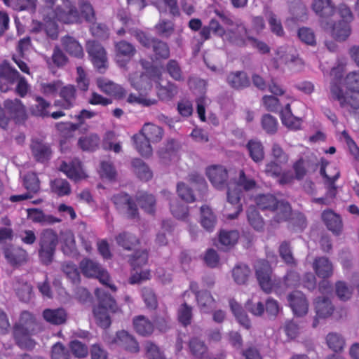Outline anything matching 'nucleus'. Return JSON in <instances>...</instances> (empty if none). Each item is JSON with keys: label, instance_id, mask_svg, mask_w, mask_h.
I'll return each mask as SVG.
<instances>
[{"label": "nucleus", "instance_id": "obj_1", "mask_svg": "<svg viewBox=\"0 0 359 359\" xmlns=\"http://www.w3.org/2000/svg\"><path fill=\"white\" fill-rule=\"evenodd\" d=\"M81 13L78 12L71 0H62V4L55 8H52L44 18V25L33 20L32 31L40 32L44 31L46 34L55 39L57 36V25L56 22L65 24L81 22L83 19L91 21L94 19V11L90 4L85 0L79 2Z\"/></svg>", "mask_w": 359, "mask_h": 359}, {"label": "nucleus", "instance_id": "obj_2", "mask_svg": "<svg viewBox=\"0 0 359 359\" xmlns=\"http://www.w3.org/2000/svg\"><path fill=\"white\" fill-rule=\"evenodd\" d=\"M141 65L144 72L130 73L128 76V81L135 89L140 92H147L151 89L154 83L158 89V95L161 100H169L177 93V88L174 84L166 83V86H163L161 69L153 65L147 66L143 61Z\"/></svg>", "mask_w": 359, "mask_h": 359}, {"label": "nucleus", "instance_id": "obj_3", "mask_svg": "<svg viewBox=\"0 0 359 359\" xmlns=\"http://www.w3.org/2000/svg\"><path fill=\"white\" fill-rule=\"evenodd\" d=\"M215 13L216 16L212 18L209 25L203 27L199 32L203 41L209 39L212 32L224 41H229L235 45L236 43H242L243 39L240 36L241 32L238 29L237 25L243 23L240 20L233 22L224 13L219 11H215Z\"/></svg>", "mask_w": 359, "mask_h": 359}, {"label": "nucleus", "instance_id": "obj_4", "mask_svg": "<svg viewBox=\"0 0 359 359\" xmlns=\"http://www.w3.org/2000/svg\"><path fill=\"white\" fill-rule=\"evenodd\" d=\"M255 270L260 287L267 293L273 291L277 294H281L285 289L299 284V275L293 271L288 272L283 282L272 280L271 269L268 260L258 261L255 264Z\"/></svg>", "mask_w": 359, "mask_h": 359}, {"label": "nucleus", "instance_id": "obj_5", "mask_svg": "<svg viewBox=\"0 0 359 359\" xmlns=\"http://www.w3.org/2000/svg\"><path fill=\"white\" fill-rule=\"evenodd\" d=\"M256 185V182L252 177L248 175L243 170L239 171L238 180L234 182H231L228 187L227 201L229 204L235 206L233 213L226 214L228 219L236 218L242 211V206L240 204L242 191L240 188L242 187L244 190L249 191L255 189Z\"/></svg>", "mask_w": 359, "mask_h": 359}, {"label": "nucleus", "instance_id": "obj_6", "mask_svg": "<svg viewBox=\"0 0 359 359\" xmlns=\"http://www.w3.org/2000/svg\"><path fill=\"white\" fill-rule=\"evenodd\" d=\"M118 17L125 25V28H121L117 31L118 35H122L126 32H131V34H135L137 39L142 46L147 48H149L151 46H152L156 58L168 57L170 50L165 43L151 39L143 32L132 29L130 27V24L132 22V20L127 16L125 11L119 13Z\"/></svg>", "mask_w": 359, "mask_h": 359}, {"label": "nucleus", "instance_id": "obj_7", "mask_svg": "<svg viewBox=\"0 0 359 359\" xmlns=\"http://www.w3.org/2000/svg\"><path fill=\"white\" fill-rule=\"evenodd\" d=\"M162 136L163 131L160 127L150 123H146L141 132L133 136L135 147L142 156H149L152 153L149 142H157Z\"/></svg>", "mask_w": 359, "mask_h": 359}, {"label": "nucleus", "instance_id": "obj_8", "mask_svg": "<svg viewBox=\"0 0 359 359\" xmlns=\"http://www.w3.org/2000/svg\"><path fill=\"white\" fill-rule=\"evenodd\" d=\"M255 203L260 209L269 210L276 222L286 221L291 215L288 203L278 201L273 195H259L255 198Z\"/></svg>", "mask_w": 359, "mask_h": 359}, {"label": "nucleus", "instance_id": "obj_9", "mask_svg": "<svg viewBox=\"0 0 359 359\" xmlns=\"http://www.w3.org/2000/svg\"><path fill=\"white\" fill-rule=\"evenodd\" d=\"M273 66L274 68L287 67L292 71L299 72L303 69L304 62L294 46L284 45L275 50Z\"/></svg>", "mask_w": 359, "mask_h": 359}, {"label": "nucleus", "instance_id": "obj_10", "mask_svg": "<svg viewBox=\"0 0 359 359\" xmlns=\"http://www.w3.org/2000/svg\"><path fill=\"white\" fill-rule=\"evenodd\" d=\"M15 81H17L16 92L21 97L26 95L29 86L26 80L9 64L4 62L0 65V90L6 92Z\"/></svg>", "mask_w": 359, "mask_h": 359}, {"label": "nucleus", "instance_id": "obj_11", "mask_svg": "<svg viewBox=\"0 0 359 359\" xmlns=\"http://www.w3.org/2000/svg\"><path fill=\"white\" fill-rule=\"evenodd\" d=\"M344 67L338 65L333 67L330 72L332 77L330 88L332 84L336 83L342 90L344 97H350L353 92H359V72H351L348 74L345 79H343ZM330 98L332 96L330 95Z\"/></svg>", "mask_w": 359, "mask_h": 359}, {"label": "nucleus", "instance_id": "obj_12", "mask_svg": "<svg viewBox=\"0 0 359 359\" xmlns=\"http://www.w3.org/2000/svg\"><path fill=\"white\" fill-rule=\"evenodd\" d=\"M36 327L32 314L27 311L22 312L19 323L14 328V335L20 346L27 348L33 346L30 336L34 333Z\"/></svg>", "mask_w": 359, "mask_h": 359}, {"label": "nucleus", "instance_id": "obj_13", "mask_svg": "<svg viewBox=\"0 0 359 359\" xmlns=\"http://www.w3.org/2000/svg\"><path fill=\"white\" fill-rule=\"evenodd\" d=\"M95 294L99 299V304L93 310L97 323L102 327L107 328L111 324L110 312H114L116 309L115 301L100 289L95 290Z\"/></svg>", "mask_w": 359, "mask_h": 359}, {"label": "nucleus", "instance_id": "obj_14", "mask_svg": "<svg viewBox=\"0 0 359 359\" xmlns=\"http://www.w3.org/2000/svg\"><path fill=\"white\" fill-rule=\"evenodd\" d=\"M80 269L84 276L95 277L101 283L108 286L112 291H116V287L110 283L107 271L102 268L98 263L89 259H84L80 263Z\"/></svg>", "mask_w": 359, "mask_h": 359}, {"label": "nucleus", "instance_id": "obj_15", "mask_svg": "<svg viewBox=\"0 0 359 359\" xmlns=\"http://www.w3.org/2000/svg\"><path fill=\"white\" fill-rule=\"evenodd\" d=\"M148 259L147 252L144 250L136 252L130 259L131 266L133 267L135 273L130 278V283L135 284L142 280H148L151 277L150 271L148 269H142Z\"/></svg>", "mask_w": 359, "mask_h": 359}, {"label": "nucleus", "instance_id": "obj_16", "mask_svg": "<svg viewBox=\"0 0 359 359\" xmlns=\"http://www.w3.org/2000/svg\"><path fill=\"white\" fill-rule=\"evenodd\" d=\"M57 242V235L53 230L43 231L41 234L39 250V256L43 263L48 264L52 261Z\"/></svg>", "mask_w": 359, "mask_h": 359}, {"label": "nucleus", "instance_id": "obj_17", "mask_svg": "<svg viewBox=\"0 0 359 359\" xmlns=\"http://www.w3.org/2000/svg\"><path fill=\"white\" fill-rule=\"evenodd\" d=\"M87 52L94 67L100 72L107 67V57L104 48L95 41H89L86 45Z\"/></svg>", "mask_w": 359, "mask_h": 359}, {"label": "nucleus", "instance_id": "obj_18", "mask_svg": "<svg viewBox=\"0 0 359 359\" xmlns=\"http://www.w3.org/2000/svg\"><path fill=\"white\" fill-rule=\"evenodd\" d=\"M311 7L320 18V27L327 28L330 18L335 13V7L332 0H313Z\"/></svg>", "mask_w": 359, "mask_h": 359}, {"label": "nucleus", "instance_id": "obj_19", "mask_svg": "<svg viewBox=\"0 0 359 359\" xmlns=\"http://www.w3.org/2000/svg\"><path fill=\"white\" fill-rule=\"evenodd\" d=\"M331 96L332 100L338 101L340 106L346 110L359 108V92L358 91L353 92L347 98L344 96L341 88L334 83L331 87Z\"/></svg>", "mask_w": 359, "mask_h": 359}, {"label": "nucleus", "instance_id": "obj_20", "mask_svg": "<svg viewBox=\"0 0 359 359\" xmlns=\"http://www.w3.org/2000/svg\"><path fill=\"white\" fill-rule=\"evenodd\" d=\"M106 341L110 344H115L123 348L131 353L139 351V346L134 337L128 332L122 330L116 333L114 338H106Z\"/></svg>", "mask_w": 359, "mask_h": 359}, {"label": "nucleus", "instance_id": "obj_21", "mask_svg": "<svg viewBox=\"0 0 359 359\" xmlns=\"http://www.w3.org/2000/svg\"><path fill=\"white\" fill-rule=\"evenodd\" d=\"M115 60L120 67H125L135 53V47L126 41H121L114 45Z\"/></svg>", "mask_w": 359, "mask_h": 359}, {"label": "nucleus", "instance_id": "obj_22", "mask_svg": "<svg viewBox=\"0 0 359 359\" xmlns=\"http://www.w3.org/2000/svg\"><path fill=\"white\" fill-rule=\"evenodd\" d=\"M206 175L214 187L222 189L224 187L227 178V170L222 165H213L206 168Z\"/></svg>", "mask_w": 359, "mask_h": 359}, {"label": "nucleus", "instance_id": "obj_23", "mask_svg": "<svg viewBox=\"0 0 359 359\" xmlns=\"http://www.w3.org/2000/svg\"><path fill=\"white\" fill-rule=\"evenodd\" d=\"M289 305L297 316H303L309 311V302L304 294L300 291H294L287 297Z\"/></svg>", "mask_w": 359, "mask_h": 359}, {"label": "nucleus", "instance_id": "obj_24", "mask_svg": "<svg viewBox=\"0 0 359 359\" xmlns=\"http://www.w3.org/2000/svg\"><path fill=\"white\" fill-rule=\"evenodd\" d=\"M23 184L28 192L24 194L11 196L10 200L12 202L31 198L32 197V193L35 194L39 190V181L34 172L28 173L23 177Z\"/></svg>", "mask_w": 359, "mask_h": 359}, {"label": "nucleus", "instance_id": "obj_25", "mask_svg": "<svg viewBox=\"0 0 359 359\" xmlns=\"http://www.w3.org/2000/svg\"><path fill=\"white\" fill-rule=\"evenodd\" d=\"M321 28L325 32H330L332 36L338 41H346L351 34L350 23L342 21L332 23L329 20L327 27Z\"/></svg>", "mask_w": 359, "mask_h": 359}, {"label": "nucleus", "instance_id": "obj_26", "mask_svg": "<svg viewBox=\"0 0 359 359\" xmlns=\"http://www.w3.org/2000/svg\"><path fill=\"white\" fill-rule=\"evenodd\" d=\"M60 170L62 171L69 179L79 181L88 177L85 170L82 167L81 162L76 159L71 163L63 162L60 165Z\"/></svg>", "mask_w": 359, "mask_h": 359}, {"label": "nucleus", "instance_id": "obj_27", "mask_svg": "<svg viewBox=\"0 0 359 359\" xmlns=\"http://www.w3.org/2000/svg\"><path fill=\"white\" fill-rule=\"evenodd\" d=\"M237 27L241 32L240 36L242 39H243V41L242 43H236V45H250L253 48H257L262 53H266L269 51V47L266 43L254 38L252 35H250L244 24H238Z\"/></svg>", "mask_w": 359, "mask_h": 359}, {"label": "nucleus", "instance_id": "obj_28", "mask_svg": "<svg viewBox=\"0 0 359 359\" xmlns=\"http://www.w3.org/2000/svg\"><path fill=\"white\" fill-rule=\"evenodd\" d=\"M97 85L100 90L107 95L113 96L118 99H121L125 96L126 90L123 88L107 79H97Z\"/></svg>", "mask_w": 359, "mask_h": 359}, {"label": "nucleus", "instance_id": "obj_29", "mask_svg": "<svg viewBox=\"0 0 359 359\" xmlns=\"http://www.w3.org/2000/svg\"><path fill=\"white\" fill-rule=\"evenodd\" d=\"M60 99L55 102V105L65 109L72 108L75 104L76 89L74 86L68 85L60 88Z\"/></svg>", "mask_w": 359, "mask_h": 359}, {"label": "nucleus", "instance_id": "obj_30", "mask_svg": "<svg viewBox=\"0 0 359 359\" xmlns=\"http://www.w3.org/2000/svg\"><path fill=\"white\" fill-rule=\"evenodd\" d=\"M113 201L118 209H126L127 215L130 218H135L137 215V209L130 198L126 194L121 193L114 196Z\"/></svg>", "mask_w": 359, "mask_h": 359}, {"label": "nucleus", "instance_id": "obj_31", "mask_svg": "<svg viewBox=\"0 0 359 359\" xmlns=\"http://www.w3.org/2000/svg\"><path fill=\"white\" fill-rule=\"evenodd\" d=\"M322 219L330 231L337 235L340 233L342 222L339 215L332 210H325L322 214Z\"/></svg>", "mask_w": 359, "mask_h": 359}, {"label": "nucleus", "instance_id": "obj_32", "mask_svg": "<svg viewBox=\"0 0 359 359\" xmlns=\"http://www.w3.org/2000/svg\"><path fill=\"white\" fill-rule=\"evenodd\" d=\"M280 119L282 123L290 130H299L301 128L302 120L300 118L294 116L290 109V104L280 111Z\"/></svg>", "mask_w": 359, "mask_h": 359}, {"label": "nucleus", "instance_id": "obj_33", "mask_svg": "<svg viewBox=\"0 0 359 359\" xmlns=\"http://www.w3.org/2000/svg\"><path fill=\"white\" fill-rule=\"evenodd\" d=\"M313 269L317 276L322 278H329L332 275L333 266L328 258L322 257L315 259Z\"/></svg>", "mask_w": 359, "mask_h": 359}, {"label": "nucleus", "instance_id": "obj_34", "mask_svg": "<svg viewBox=\"0 0 359 359\" xmlns=\"http://www.w3.org/2000/svg\"><path fill=\"white\" fill-rule=\"evenodd\" d=\"M27 217L33 222L42 224H52L61 222L60 219L52 215H46L41 210L36 208L28 209Z\"/></svg>", "mask_w": 359, "mask_h": 359}, {"label": "nucleus", "instance_id": "obj_35", "mask_svg": "<svg viewBox=\"0 0 359 359\" xmlns=\"http://www.w3.org/2000/svg\"><path fill=\"white\" fill-rule=\"evenodd\" d=\"M4 4L13 10L27 11L33 13L36 8L37 0H2Z\"/></svg>", "mask_w": 359, "mask_h": 359}, {"label": "nucleus", "instance_id": "obj_36", "mask_svg": "<svg viewBox=\"0 0 359 359\" xmlns=\"http://www.w3.org/2000/svg\"><path fill=\"white\" fill-rule=\"evenodd\" d=\"M43 318L48 323L54 325H60L64 323L67 317L65 309H46L43 312Z\"/></svg>", "mask_w": 359, "mask_h": 359}, {"label": "nucleus", "instance_id": "obj_37", "mask_svg": "<svg viewBox=\"0 0 359 359\" xmlns=\"http://www.w3.org/2000/svg\"><path fill=\"white\" fill-rule=\"evenodd\" d=\"M246 147L249 155L253 161L259 163L262 161L264 158V150L262 143L257 140H250Z\"/></svg>", "mask_w": 359, "mask_h": 359}, {"label": "nucleus", "instance_id": "obj_38", "mask_svg": "<svg viewBox=\"0 0 359 359\" xmlns=\"http://www.w3.org/2000/svg\"><path fill=\"white\" fill-rule=\"evenodd\" d=\"M62 46L66 51L76 57H82L84 55L81 44L73 37L67 36L62 40Z\"/></svg>", "mask_w": 359, "mask_h": 359}, {"label": "nucleus", "instance_id": "obj_39", "mask_svg": "<svg viewBox=\"0 0 359 359\" xmlns=\"http://www.w3.org/2000/svg\"><path fill=\"white\" fill-rule=\"evenodd\" d=\"M216 217L210 207L203 205L201 208V224L208 231H212L216 224Z\"/></svg>", "mask_w": 359, "mask_h": 359}, {"label": "nucleus", "instance_id": "obj_40", "mask_svg": "<svg viewBox=\"0 0 359 359\" xmlns=\"http://www.w3.org/2000/svg\"><path fill=\"white\" fill-rule=\"evenodd\" d=\"M320 174L327 179L330 184H334L339 177L340 172L335 165L331 164L324 159H322Z\"/></svg>", "mask_w": 359, "mask_h": 359}, {"label": "nucleus", "instance_id": "obj_41", "mask_svg": "<svg viewBox=\"0 0 359 359\" xmlns=\"http://www.w3.org/2000/svg\"><path fill=\"white\" fill-rule=\"evenodd\" d=\"M315 309L318 318H325L332 313L333 306L328 297L317 298L315 301Z\"/></svg>", "mask_w": 359, "mask_h": 359}, {"label": "nucleus", "instance_id": "obj_42", "mask_svg": "<svg viewBox=\"0 0 359 359\" xmlns=\"http://www.w3.org/2000/svg\"><path fill=\"white\" fill-rule=\"evenodd\" d=\"M133 326L136 332L140 335H149L154 331L153 324L144 316H140L133 320Z\"/></svg>", "mask_w": 359, "mask_h": 359}, {"label": "nucleus", "instance_id": "obj_43", "mask_svg": "<svg viewBox=\"0 0 359 359\" xmlns=\"http://www.w3.org/2000/svg\"><path fill=\"white\" fill-rule=\"evenodd\" d=\"M230 307L232 313H233L235 318L240 323L241 325L243 326L245 328L248 329L250 327V322L247 316V314L243 311L241 306L234 300H231L229 302Z\"/></svg>", "mask_w": 359, "mask_h": 359}, {"label": "nucleus", "instance_id": "obj_44", "mask_svg": "<svg viewBox=\"0 0 359 359\" xmlns=\"http://www.w3.org/2000/svg\"><path fill=\"white\" fill-rule=\"evenodd\" d=\"M31 147L33 155L38 161L43 162L49 158L50 151L46 144L41 142L33 141Z\"/></svg>", "mask_w": 359, "mask_h": 359}, {"label": "nucleus", "instance_id": "obj_45", "mask_svg": "<svg viewBox=\"0 0 359 359\" xmlns=\"http://www.w3.org/2000/svg\"><path fill=\"white\" fill-rule=\"evenodd\" d=\"M132 165L135 172L141 180L148 181L151 179L153 176L151 170L141 159H134Z\"/></svg>", "mask_w": 359, "mask_h": 359}, {"label": "nucleus", "instance_id": "obj_46", "mask_svg": "<svg viewBox=\"0 0 359 359\" xmlns=\"http://www.w3.org/2000/svg\"><path fill=\"white\" fill-rule=\"evenodd\" d=\"M196 297L201 312L208 313L214 307V299L208 291L197 292Z\"/></svg>", "mask_w": 359, "mask_h": 359}, {"label": "nucleus", "instance_id": "obj_47", "mask_svg": "<svg viewBox=\"0 0 359 359\" xmlns=\"http://www.w3.org/2000/svg\"><path fill=\"white\" fill-rule=\"evenodd\" d=\"M4 255L7 261L13 265L24 262L27 258V252L22 248L6 249Z\"/></svg>", "mask_w": 359, "mask_h": 359}, {"label": "nucleus", "instance_id": "obj_48", "mask_svg": "<svg viewBox=\"0 0 359 359\" xmlns=\"http://www.w3.org/2000/svg\"><path fill=\"white\" fill-rule=\"evenodd\" d=\"M52 192L58 196H68L71 193V187L69 182L64 179H55L50 182Z\"/></svg>", "mask_w": 359, "mask_h": 359}, {"label": "nucleus", "instance_id": "obj_49", "mask_svg": "<svg viewBox=\"0 0 359 359\" xmlns=\"http://www.w3.org/2000/svg\"><path fill=\"white\" fill-rule=\"evenodd\" d=\"M228 83L235 88L248 86L249 79L243 72H236L230 74L227 78Z\"/></svg>", "mask_w": 359, "mask_h": 359}, {"label": "nucleus", "instance_id": "obj_50", "mask_svg": "<svg viewBox=\"0 0 359 359\" xmlns=\"http://www.w3.org/2000/svg\"><path fill=\"white\" fill-rule=\"evenodd\" d=\"M35 100L36 104L31 107L32 114L34 116L41 117L49 116L48 109L50 104L41 97H36Z\"/></svg>", "mask_w": 359, "mask_h": 359}, {"label": "nucleus", "instance_id": "obj_51", "mask_svg": "<svg viewBox=\"0 0 359 359\" xmlns=\"http://www.w3.org/2000/svg\"><path fill=\"white\" fill-rule=\"evenodd\" d=\"M100 138L96 134H90L81 137L79 140V147L84 151H94L99 145Z\"/></svg>", "mask_w": 359, "mask_h": 359}, {"label": "nucleus", "instance_id": "obj_52", "mask_svg": "<svg viewBox=\"0 0 359 359\" xmlns=\"http://www.w3.org/2000/svg\"><path fill=\"white\" fill-rule=\"evenodd\" d=\"M62 251L66 255H73L76 252L74 234L71 231H67L62 234Z\"/></svg>", "mask_w": 359, "mask_h": 359}, {"label": "nucleus", "instance_id": "obj_53", "mask_svg": "<svg viewBox=\"0 0 359 359\" xmlns=\"http://www.w3.org/2000/svg\"><path fill=\"white\" fill-rule=\"evenodd\" d=\"M238 238V232L236 231H222L219 233V241L222 245L229 248L234 245Z\"/></svg>", "mask_w": 359, "mask_h": 359}, {"label": "nucleus", "instance_id": "obj_54", "mask_svg": "<svg viewBox=\"0 0 359 359\" xmlns=\"http://www.w3.org/2000/svg\"><path fill=\"white\" fill-rule=\"evenodd\" d=\"M248 220L250 224L256 230L259 231L264 226V222L257 209L250 206L247 211Z\"/></svg>", "mask_w": 359, "mask_h": 359}, {"label": "nucleus", "instance_id": "obj_55", "mask_svg": "<svg viewBox=\"0 0 359 359\" xmlns=\"http://www.w3.org/2000/svg\"><path fill=\"white\" fill-rule=\"evenodd\" d=\"M233 277L238 284H244L250 274L249 267L245 264L237 265L233 269Z\"/></svg>", "mask_w": 359, "mask_h": 359}, {"label": "nucleus", "instance_id": "obj_56", "mask_svg": "<svg viewBox=\"0 0 359 359\" xmlns=\"http://www.w3.org/2000/svg\"><path fill=\"white\" fill-rule=\"evenodd\" d=\"M99 173L103 180H113L116 175L115 168L110 161H102L99 168Z\"/></svg>", "mask_w": 359, "mask_h": 359}, {"label": "nucleus", "instance_id": "obj_57", "mask_svg": "<svg viewBox=\"0 0 359 359\" xmlns=\"http://www.w3.org/2000/svg\"><path fill=\"white\" fill-rule=\"evenodd\" d=\"M140 205L145 212L152 213L154 211L155 198L151 194H140L137 196Z\"/></svg>", "mask_w": 359, "mask_h": 359}, {"label": "nucleus", "instance_id": "obj_58", "mask_svg": "<svg viewBox=\"0 0 359 359\" xmlns=\"http://www.w3.org/2000/svg\"><path fill=\"white\" fill-rule=\"evenodd\" d=\"M189 346L191 353L197 358H201L207 351V346L204 342L197 338H193Z\"/></svg>", "mask_w": 359, "mask_h": 359}, {"label": "nucleus", "instance_id": "obj_59", "mask_svg": "<svg viewBox=\"0 0 359 359\" xmlns=\"http://www.w3.org/2000/svg\"><path fill=\"white\" fill-rule=\"evenodd\" d=\"M156 7L161 15L163 13H166L168 11L173 16H175L179 13L176 0H162L160 3L156 4Z\"/></svg>", "mask_w": 359, "mask_h": 359}, {"label": "nucleus", "instance_id": "obj_60", "mask_svg": "<svg viewBox=\"0 0 359 359\" xmlns=\"http://www.w3.org/2000/svg\"><path fill=\"white\" fill-rule=\"evenodd\" d=\"M144 348L147 359H165L163 352L154 343L151 341L145 342Z\"/></svg>", "mask_w": 359, "mask_h": 359}, {"label": "nucleus", "instance_id": "obj_61", "mask_svg": "<svg viewBox=\"0 0 359 359\" xmlns=\"http://www.w3.org/2000/svg\"><path fill=\"white\" fill-rule=\"evenodd\" d=\"M328 346L334 351L342 350L344 345V339L337 333H330L326 338Z\"/></svg>", "mask_w": 359, "mask_h": 359}, {"label": "nucleus", "instance_id": "obj_62", "mask_svg": "<svg viewBox=\"0 0 359 359\" xmlns=\"http://www.w3.org/2000/svg\"><path fill=\"white\" fill-rule=\"evenodd\" d=\"M127 102L132 104H138L144 107H149L156 103L154 99H149L146 96L140 94H130L127 98Z\"/></svg>", "mask_w": 359, "mask_h": 359}, {"label": "nucleus", "instance_id": "obj_63", "mask_svg": "<svg viewBox=\"0 0 359 359\" xmlns=\"http://www.w3.org/2000/svg\"><path fill=\"white\" fill-rule=\"evenodd\" d=\"M262 128L267 133H274L278 128V121L276 118L269 114H265L262 118Z\"/></svg>", "mask_w": 359, "mask_h": 359}, {"label": "nucleus", "instance_id": "obj_64", "mask_svg": "<svg viewBox=\"0 0 359 359\" xmlns=\"http://www.w3.org/2000/svg\"><path fill=\"white\" fill-rule=\"evenodd\" d=\"M116 241L123 248L130 250L137 242V240L132 234L123 233L116 237Z\"/></svg>", "mask_w": 359, "mask_h": 359}]
</instances>
